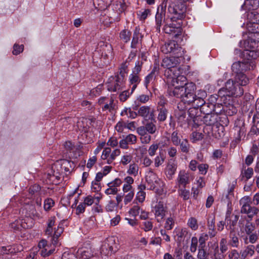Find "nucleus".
<instances>
[{
    "label": "nucleus",
    "instance_id": "6e6552de",
    "mask_svg": "<svg viewBox=\"0 0 259 259\" xmlns=\"http://www.w3.org/2000/svg\"><path fill=\"white\" fill-rule=\"evenodd\" d=\"M169 13L171 15L170 20L172 22V23L165 24L163 27V30L165 33L174 35V37L177 38L182 33V29L181 27V24L180 22L176 23H174L173 22H176L177 20H181V19H177L175 21L172 20L171 18L174 15L170 14V13ZM182 19H181V20Z\"/></svg>",
    "mask_w": 259,
    "mask_h": 259
},
{
    "label": "nucleus",
    "instance_id": "473e14b6",
    "mask_svg": "<svg viewBox=\"0 0 259 259\" xmlns=\"http://www.w3.org/2000/svg\"><path fill=\"white\" fill-rule=\"evenodd\" d=\"M210 250L211 251V254L213 255L214 259H223L224 257V254L221 252L218 245L217 243H214L210 247Z\"/></svg>",
    "mask_w": 259,
    "mask_h": 259
},
{
    "label": "nucleus",
    "instance_id": "cd10ccee",
    "mask_svg": "<svg viewBox=\"0 0 259 259\" xmlns=\"http://www.w3.org/2000/svg\"><path fill=\"white\" fill-rule=\"evenodd\" d=\"M64 231L62 224H59L57 228H55L53 235L52 237V242L53 245H56L58 243V238Z\"/></svg>",
    "mask_w": 259,
    "mask_h": 259
},
{
    "label": "nucleus",
    "instance_id": "0eeeda50",
    "mask_svg": "<svg viewBox=\"0 0 259 259\" xmlns=\"http://www.w3.org/2000/svg\"><path fill=\"white\" fill-rule=\"evenodd\" d=\"M193 180V175L189 171L182 169L179 171L176 179L177 187H186Z\"/></svg>",
    "mask_w": 259,
    "mask_h": 259
},
{
    "label": "nucleus",
    "instance_id": "423d86ee",
    "mask_svg": "<svg viewBox=\"0 0 259 259\" xmlns=\"http://www.w3.org/2000/svg\"><path fill=\"white\" fill-rule=\"evenodd\" d=\"M258 56V52L254 50L248 49L244 50L241 54L242 61L251 69H253L255 66V59Z\"/></svg>",
    "mask_w": 259,
    "mask_h": 259
},
{
    "label": "nucleus",
    "instance_id": "37998d69",
    "mask_svg": "<svg viewBox=\"0 0 259 259\" xmlns=\"http://www.w3.org/2000/svg\"><path fill=\"white\" fill-rule=\"evenodd\" d=\"M153 227L152 222L151 220H146L142 222L141 228L145 232H148L152 230Z\"/></svg>",
    "mask_w": 259,
    "mask_h": 259
},
{
    "label": "nucleus",
    "instance_id": "a211bd4d",
    "mask_svg": "<svg viewBox=\"0 0 259 259\" xmlns=\"http://www.w3.org/2000/svg\"><path fill=\"white\" fill-rule=\"evenodd\" d=\"M146 180L150 185V189L153 190L156 187V184L159 180L157 175L151 168H149L146 172Z\"/></svg>",
    "mask_w": 259,
    "mask_h": 259
},
{
    "label": "nucleus",
    "instance_id": "bb28decb",
    "mask_svg": "<svg viewBox=\"0 0 259 259\" xmlns=\"http://www.w3.org/2000/svg\"><path fill=\"white\" fill-rule=\"evenodd\" d=\"M234 80L240 87L246 85L249 82V79L243 72L236 74Z\"/></svg>",
    "mask_w": 259,
    "mask_h": 259
},
{
    "label": "nucleus",
    "instance_id": "1a4fd4ad",
    "mask_svg": "<svg viewBox=\"0 0 259 259\" xmlns=\"http://www.w3.org/2000/svg\"><path fill=\"white\" fill-rule=\"evenodd\" d=\"M161 51L164 54L172 53L174 55L181 56L182 48L175 41H168L161 47Z\"/></svg>",
    "mask_w": 259,
    "mask_h": 259
},
{
    "label": "nucleus",
    "instance_id": "ddd939ff",
    "mask_svg": "<svg viewBox=\"0 0 259 259\" xmlns=\"http://www.w3.org/2000/svg\"><path fill=\"white\" fill-rule=\"evenodd\" d=\"M154 210V215L156 221L158 223H161L163 221L166 212V206L162 201L156 202L155 205L153 206Z\"/></svg>",
    "mask_w": 259,
    "mask_h": 259
},
{
    "label": "nucleus",
    "instance_id": "f3484780",
    "mask_svg": "<svg viewBox=\"0 0 259 259\" xmlns=\"http://www.w3.org/2000/svg\"><path fill=\"white\" fill-rule=\"evenodd\" d=\"M32 221L31 218L27 217L22 220L21 224L19 221L11 223V227L15 231L20 230L21 228H23L25 229H30L32 227Z\"/></svg>",
    "mask_w": 259,
    "mask_h": 259
},
{
    "label": "nucleus",
    "instance_id": "680f3d73",
    "mask_svg": "<svg viewBox=\"0 0 259 259\" xmlns=\"http://www.w3.org/2000/svg\"><path fill=\"white\" fill-rule=\"evenodd\" d=\"M164 156L159 154L154 158V166L158 167L161 165L164 161Z\"/></svg>",
    "mask_w": 259,
    "mask_h": 259
},
{
    "label": "nucleus",
    "instance_id": "603ef678",
    "mask_svg": "<svg viewBox=\"0 0 259 259\" xmlns=\"http://www.w3.org/2000/svg\"><path fill=\"white\" fill-rule=\"evenodd\" d=\"M120 154V151L118 149H116L113 150L112 152H111L110 157L108 158L107 163L108 164H111L113 160H115V158L119 156Z\"/></svg>",
    "mask_w": 259,
    "mask_h": 259
},
{
    "label": "nucleus",
    "instance_id": "4468645a",
    "mask_svg": "<svg viewBox=\"0 0 259 259\" xmlns=\"http://www.w3.org/2000/svg\"><path fill=\"white\" fill-rule=\"evenodd\" d=\"M178 72H175L169 76L168 82H169L173 87L184 86L186 85L187 78L184 75H180V72L178 74Z\"/></svg>",
    "mask_w": 259,
    "mask_h": 259
},
{
    "label": "nucleus",
    "instance_id": "3c124183",
    "mask_svg": "<svg viewBox=\"0 0 259 259\" xmlns=\"http://www.w3.org/2000/svg\"><path fill=\"white\" fill-rule=\"evenodd\" d=\"M61 166L66 171L70 170L69 167H72L73 163L67 159H62L60 160Z\"/></svg>",
    "mask_w": 259,
    "mask_h": 259
},
{
    "label": "nucleus",
    "instance_id": "58836bf2",
    "mask_svg": "<svg viewBox=\"0 0 259 259\" xmlns=\"http://www.w3.org/2000/svg\"><path fill=\"white\" fill-rule=\"evenodd\" d=\"M179 146L182 152L187 154L189 153L191 146L187 139H182Z\"/></svg>",
    "mask_w": 259,
    "mask_h": 259
},
{
    "label": "nucleus",
    "instance_id": "338daca9",
    "mask_svg": "<svg viewBox=\"0 0 259 259\" xmlns=\"http://www.w3.org/2000/svg\"><path fill=\"white\" fill-rule=\"evenodd\" d=\"M142 65H143L142 62L137 61L136 62L135 67L133 69L132 74L139 75V73L141 71Z\"/></svg>",
    "mask_w": 259,
    "mask_h": 259
},
{
    "label": "nucleus",
    "instance_id": "c9c22d12",
    "mask_svg": "<svg viewBox=\"0 0 259 259\" xmlns=\"http://www.w3.org/2000/svg\"><path fill=\"white\" fill-rule=\"evenodd\" d=\"M206 246H198L197 258L198 259H208V256L211 255V251H207Z\"/></svg>",
    "mask_w": 259,
    "mask_h": 259
},
{
    "label": "nucleus",
    "instance_id": "393cba45",
    "mask_svg": "<svg viewBox=\"0 0 259 259\" xmlns=\"http://www.w3.org/2000/svg\"><path fill=\"white\" fill-rule=\"evenodd\" d=\"M228 243L231 246L235 248L238 247L239 245V238L234 230L230 231Z\"/></svg>",
    "mask_w": 259,
    "mask_h": 259
},
{
    "label": "nucleus",
    "instance_id": "7ed1b4c3",
    "mask_svg": "<svg viewBox=\"0 0 259 259\" xmlns=\"http://www.w3.org/2000/svg\"><path fill=\"white\" fill-rule=\"evenodd\" d=\"M189 0H170L168 7V13L173 14L171 20L183 19L185 17L186 6L185 3Z\"/></svg>",
    "mask_w": 259,
    "mask_h": 259
},
{
    "label": "nucleus",
    "instance_id": "412c9836",
    "mask_svg": "<svg viewBox=\"0 0 259 259\" xmlns=\"http://www.w3.org/2000/svg\"><path fill=\"white\" fill-rule=\"evenodd\" d=\"M207 227L209 237H214L217 234V231L215 230V217L213 215L209 217L207 220Z\"/></svg>",
    "mask_w": 259,
    "mask_h": 259
},
{
    "label": "nucleus",
    "instance_id": "f03ea898",
    "mask_svg": "<svg viewBox=\"0 0 259 259\" xmlns=\"http://www.w3.org/2000/svg\"><path fill=\"white\" fill-rule=\"evenodd\" d=\"M172 90L169 89L170 96L180 98L185 104H189L193 101V92L196 90V86L193 82H189L184 86L174 87Z\"/></svg>",
    "mask_w": 259,
    "mask_h": 259
},
{
    "label": "nucleus",
    "instance_id": "a878e982",
    "mask_svg": "<svg viewBox=\"0 0 259 259\" xmlns=\"http://www.w3.org/2000/svg\"><path fill=\"white\" fill-rule=\"evenodd\" d=\"M141 79L139 75L131 74L129 76V82L131 88V94L137 88L138 84L140 82Z\"/></svg>",
    "mask_w": 259,
    "mask_h": 259
},
{
    "label": "nucleus",
    "instance_id": "de8ad7c7",
    "mask_svg": "<svg viewBox=\"0 0 259 259\" xmlns=\"http://www.w3.org/2000/svg\"><path fill=\"white\" fill-rule=\"evenodd\" d=\"M147 132L150 134H153L156 131V125L152 121H148L145 124Z\"/></svg>",
    "mask_w": 259,
    "mask_h": 259
},
{
    "label": "nucleus",
    "instance_id": "09e8293b",
    "mask_svg": "<svg viewBox=\"0 0 259 259\" xmlns=\"http://www.w3.org/2000/svg\"><path fill=\"white\" fill-rule=\"evenodd\" d=\"M191 121L193 122V127L197 128L203 122V118H202L201 116L198 115L190 119V124Z\"/></svg>",
    "mask_w": 259,
    "mask_h": 259
},
{
    "label": "nucleus",
    "instance_id": "8fccbe9b",
    "mask_svg": "<svg viewBox=\"0 0 259 259\" xmlns=\"http://www.w3.org/2000/svg\"><path fill=\"white\" fill-rule=\"evenodd\" d=\"M45 195V191L41 189L39 185H33V196L36 197L37 195L44 196Z\"/></svg>",
    "mask_w": 259,
    "mask_h": 259
},
{
    "label": "nucleus",
    "instance_id": "2f4dec72",
    "mask_svg": "<svg viewBox=\"0 0 259 259\" xmlns=\"http://www.w3.org/2000/svg\"><path fill=\"white\" fill-rule=\"evenodd\" d=\"M209 104H212L213 105H215V108H217V106L218 107H221L220 106V104L222 106V109L224 110L223 107H224V104L223 103V102L221 101V98L218 95H211L208 99V102Z\"/></svg>",
    "mask_w": 259,
    "mask_h": 259
},
{
    "label": "nucleus",
    "instance_id": "72a5a7b5",
    "mask_svg": "<svg viewBox=\"0 0 259 259\" xmlns=\"http://www.w3.org/2000/svg\"><path fill=\"white\" fill-rule=\"evenodd\" d=\"M158 112L157 120L159 122L164 121L167 117L168 110L165 107H160L157 109Z\"/></svg>",
    "mask_w": 259,
    "mask_h": 259
},
{
    "label": "nucleus",
    "instance_id": "774afa93",
    "mask_svg": "<svg viewBox=\"0 0 259 259\" xmlns=\"http://www.w3.org/2000/svg\"><path fill=\"white\" fill-rule=\"evenodd\" d=\"M54 204V201L51 198H48L44 201V208L45 210H50Z\"/></svg>",
    "mask_w": 259,
    "mask_h": 259
},
{
    "label": "nucleus",
    "instance_id": "c756f323",
    "mask_svg": "<svg viewBox=\"0 0 259 259\" xmlns=\"http://www.w3.org/2000/svg\"><path fill=\"white\" fill-rule=\"evenodd\" d=\"M193 101H191L189 105L191 104L192 107L198 109V108H200L205 102L202 97H197L195 94V91L193 92Z\"/></svg>",
    "mask_w": 259,
    "mask_h": 259
},
{
    "label": "nucleus",
    "instance_id": "ea45409f",
    "mask_svg": "<svg viewBox=\"0 0 259 259\" xmlns=\"http://www.w3.org/2000/svg\"><path fill=\"white\" fill-rule=\"evenodd\" d=\"M179 196L183 198L185 201L190 198V193L189 190H187L186 187H177Z\"/></svg>",
    "mask_w": 259,
    "mask_h": 259
},
{
    "label": "nucleus",
    "instance_id": "c03bdc74",
    "mask_svg": "<svg viewBox=\"0 0 259 259\" xmlns=\"http://www.w3.org/2000/svg\"><path fill=\"white\" fill-rule=\"evenodd\" d=\"M139 171V166L138 165L134 163L132 164H131L129 165V168L127 170V172L131 175H133L134 176H136L138 175Z\"/></svg>",
    "mask_w": 259,
    "mask_h": 259
},
{
    "label": "nucleus",
    "instance_id": "20e7f679",
    "mask_svg": "<svg viewBox=\"0 0 259 259\" xmlns=\"http://www.w3.org/2000/svg\"><path fill=\"white\" fill-rule=\"evenodd\" d=\"M180 56H175L169 58H165L162 60L161 66L168 69L167 73L169 76L175 72H178V74L180 72V69L177 67V65L179 64Z\"/></svg>",
    "mask_w": 259,
    "mask_h": 259
},
{
    "label": "nucleus",
    "instance_id": "aec40b11",
    "mask_svg": "<svg viewBox=\"0 0 259 259\" xmlns=\"http://www.w3.org/2000/svg\"><path fill=\"white\" fill-rule=\"evenodd\" d=\"M232 69L236 74L250 70L242 60L234 63L232 65Z\"/></svg>",
    "mask_w": 259,
    "mask_h": 259
},
{
    "label": "nucleus",
    "instance_id": "5fc2aeb1",
    "mask_svg": "<svg viewBox=\"0 0 259 259\" xmlns=\"http://www.w3.org/2000/svg\"><path fill=\"white\" fill-rule=\"evenodd\" d=\"M209 237V234H207L205 233H201L200 235V237L199 238V239L198 240L199 242V245L198 246H205V242L208 239V238Z\"/></svg>",
    "mask_w": 259,
    "mask_h": 259
},
{
    "label": "nucleus",
    "instance_id": "e433bc0d",
    "mask_svg": "<svg viewBox=\"0 0 259 259\" xmlns=\"http://www.w3.org/2000/svg\"><path fill=\"white\" fill-rule=\"evenodd\" d=\"M254 249L252 245L247 246L243 251L240 252L241 257L245 259L247 256H252L254 253Z\"/></svg>",
    "mask_w": 259,
    "mask_h": 259
},
{
    "label": "nucleus",
    "instance_id": "e2e57ef3",
    "mask_svg": "<svg viewBox=\"0 0 259 259\" xmlns=\"http://www.w3.org/2000/svg\"><path fill=\"white\" fill-rule=\"evenodd\" d=\"M190 137L192 143H195L202 140L203 135L200 133L194 132L191 134Z\"/></svg>",
    "mask_w": 259,
    "mask_h": 259
},
{
    "label": "nucleus",
    "instance_id": "79ce46f5",
    "mask_svg": "<svg viewBox=\"0 0 259 259\" xmlns=\"http://www.w3.org/2000/svg\"><path fill=\"white\" fill-rule=\"evenodd\" d=\"M171 141L175 146H179L182 139L181 138V136L179 135L177 131L172 132L171 135Z\"/></svg>",
    "mask_w": 259,
    "mask_h": 259
},
{
    "label": "nucleus",
    "instance_id": "052dcab7",
    "mask_svg": "<svg viewBox=\"0 0 259 259\" xmlns=\"http://www.w3.org/2000/svg\"><path fill=\"white\" fill-rule=\"evenodd\" d=\"M116 131L118 133H123L124 130L126 129V122L123 121H118L115 126Z\"/></svg>",
    "mask_w": 259,
    "mask_h": 259
},
{
    "label": "nucleus",
    "instance_id": "69168bd1",
    "mask_svg": "<svg viewBox=\"0 0 259 259\" xmlns=\"http://www.w3.org/2000/svg\"><path fill=\"white\" fill-rule=\"evenodd\" d=\"M252 120L254 122V124L251 127L250 132L254 135H258L259 134V123L258 122L255 123V115L253 116Z\"/></svg>",
    "mask_w": 259,
    "mask_h": 259
},
{
    "label": "nucleus",
    "instance_id": "6ab92c4d",
    "mask_svg": "<svg viewBox=\"0 0 259 259\" xmlns=\"http://www.w3.org/2000/svg\"><path fill=\"white\" fill-rule=\"evenodd\" d=\"M78 259H97L98 257L93 254L91 248H82L77 251Z\"/></svg>",
    "mask_w": 259,
    "mask_h": 259
},
{
    "label": "nucleus",
    "instance_id": "a19ab883",
    "mask_svg": "<svg viewBox=\"0 0 259 259\" xmlns=\"http://www.w3.org/2000/svg\"><path fill=\"white\" fill-rule=\"evenodd\" d=\"M131 32L128 30H122L120 33V38L124 42L126 43L130 40Z\"/></svg>",
    "mask_w": 259,
    "mask_h": 259
},
{
    "label": "nucleus",
    "instance_id": "a18cd8bd",
    "mask_svg": "<svg viewBox=\"0 0 259 259\" xmlns=\"http://www.w3.org/2000/svg\"><path fill=\"white\" fill-rule=\"evenodd\" d=\"M177 170V166L175 164H170L168 166L167 170V177L169 180L172 179Z\"/></svg>",
    "mask_w": 259,
    "mask_h": 259
},
{
    "label": "nucleus",
    "instance_id": "4be33fe9",
    "mask_svg": "<svg viewBox=\"0 0 259 259\" xmlns=\"http://www.w3.org/2000/svg\"><path fill=\"white\" fill-rule=\"evenodd\" d=\"M181 105L179 104L178 106V109L175 110V115L177 118L178 122L182 124L185 122L186 118V110L184 109H180Z\"/></svg>",
    "mask_w": 259,
    "mask_h": 259
},
{
    "label": "nucleus",
    "instance_id": "7c9ffc66",
    "mask_svg": "<svg viewBox=\"0 0 259 259\" xmlns=\"http://www.w3.org/2000/svg\"><path fill=\"white\" fill-rule=\"evenodd\" d=\"M142 36L139 32V30L137 29L136 28L133 37L132 39V41L131 42V48L133 49H137L138 48V45L141 41Z\"/></svg>",
    "mask_w": 259,
    "mask_h": 259
},
{
    "label": "nucleus",
    "instance_id": "5701e85b",
    "mask_svg": "<svg viewBox=\"0 0 259 259\" xmlns=\"http://www.w3.org/2000/svg\"><path fill=\"white\" fill-rule=\"evenodd\" d=\"M101 52L102 58L105 60L110 59L112 58V48L111 45H106L99 50Z\"/></svg>",
    "mask_w": 259,
    "mask_h": 259
},
{
    "label": "nucleus",
    "instance_id": "9b49d317",
    "mask_svg": "<svg viewBox=\"0 0 259 259\" xmlns=\"http://www.w3.org/2000/svg\"><path fill=\"white\" fill-rule=\"evenodd\" d=\"M166 4L162 3L158 8L155 15V29L158 32L160 31V27L165 22Z\"/></svg>",
    "mask_w": 259,
    "mask_h": 259
},
{
    "label": "nucleus",
    "instance_id": "dca6fc26",
    "mask_svg": "<svg viewBox=\"0 0 259 259\" xmlns=\"http://www.w3.org/2000/svg\"><path fill=\"white\" fill-rule=\"evenodd\" d=\"M137 116L143 117L145 120L153 119L154 116V110L149 106H142L137 112Z\"/></svg>",
    "mask_w": 259,
    "mask_h": 259
},
{
    "label": "nucleus",
    "instance_id": "4d7b16f0",
    "mask_svg": "<svg viewBox=\"0 0 259 259\" xmlns=\"http://www.w3.org/2000/svg\"><path fill=\"white\" fill-rule=\"evenodd\" d=\"M140 207L138 205H134L133 207L129 210L128 213L130 215L136 217L138 215L140 212Z\"/></svg>",
    "mask_w": 259,
    "mask_h": 259
},
{
    "label": "nucleus",
    "instance_id": "c85d7f7f",
    "mask_svg": "<svg viewBox=\"0 0 259 259\" xmlns=\"http://www.w3.org/2000/svg\"><path fill=\"white\" fill-rule=\"evenodd\" d=\"M253 175V170L252 168L247 167L246 168V166L243 165L241 172L242 180L245 179V181H247L252 177Z\"/></svg>",
    "mask_w": 259,
    "mask_h": 259
},
{
    "label": "nucleus",
    "instance_id": "864d4df0",
    "mask_svg": "<svg viewBox=\"0 0 259 259\" xmlns=\"http://www.w3.org/2000/svg\"><path fill=\"white\" fill-rule=\"evenodd\" d=\"M150 11L149 9L141 10L137 12V15L140 20H145L150 14Z\"/></svg>",
    "mask_w": 259,
    "mask_h": 259
},
{
    "label": "nucleus",
    "instance_id": "bf43d9fd",
    "mask_svg": "<svg viewBox=\"0 0 259 259\" xmlns=\"http://www.w3.org/2000/svg\"><path fill=\"white\" fill-rule=\"evenodd\" d=\"M24 50L23 45H19L15 44L13 46V50L12 53L14 55H18L23 52Z\"/></svg>",
    "mask_w": 259,
    "mask_h": 259
},
{
    "label": "nucleus",
    "instance_id": "0e129e2a",
    "mask_svg": "<svg viewBox=\"0 0 259 259\" xmlns=\"http://www.w3.org/2000/svg\"><path fill=\"white\" fill-rule=\"evenodd\" d=\"M254 230V225L252 223L247 222L245 225L244 230L245 232L247 235L253 233V231Z\"/></svg>",
    "mask_w": 259,
    "mask_h": 259
},
{
    "label": "nucleus",
    "instance_id": "f8f14e48",
    "mask_svg": "<svg viewBox=\"0 0 259 259\" xmlns=\"http://www.w3.org/2000/svg\"><path fill=\"white\" fill-rule=\"evenodd\" d=\"M245 202L243 204L241 208V212L242 213L247 214L248 217L250 218L257 214L259 212V209L255 206H252L250 204V199L248 196L244 197Z\"/></svg>",
    "mask_w": 259,
    "mask_h": 259
},
{
    "label": "nucleus",
    "instance_id": "9d476101",
    "mask_svg": "<svg viewBox=\"0 0 259 259\" xmlns=\"http://www.w3.org/2000/svg\"><path fill=\"white\" fill-rule=\"evenodd\" d=\"M125 81L121 77L111 76L107 83V90L110 92H116L121 90L124 86Z\"/></svg>",
    "mask_w": 259,
    "mask_h": 259
},
{
    "label": "nucleus",
    "instance_id": "4c0bfd02",
    "mask_svg": "<svg viewBox=\"0 0 259 259\" xmlns=\"http://www.w3.org/2000/svg\"><path fill=\"white\" fill-rule=\"evenodd\" d=\"M121 116H126L127 118L135 119L137 117V112L133 111L131 108L125 107L120 113Z\"/></svg>",
    "mask_w": 259,
    "mask_h": 259
},
{
    "label": "nucleus",
    "instance_id": "2eb2a0df",
    "mask_svg": "<svg viewBox=\"0 0 259 259\" xmlns=\"http://www.w3.org/2000/svg\"><path fill=\"white\" fill-rule=\"evenodd\" d=\"M221 111L222 109L218 110V111L204 115L203 117V123L208 126H217L221 119L218 113Z\"/></svg>",
    "mask_w": 259,
    "mask_h": 259
},
{
    "label": "nucleus",
    "instance_id": "39448f33",
    "mask_svg": "<svg viewBox=\"0 0 259 259\" xmlns=\"http://www.w3.org/2000/svg\"><path fill=\"white\" fill-rule=\"evenodd\" d=\"M118 250V244L116 243L114 237H109L103 243L101 248V253L105 255H108L115 252Z\"/></svg>",
    "mask_w": 259,
    "mask_h": 259
},
{
    "label": "nucleus",
    "instance_id": "f257e3e1",
    "mask_svg": "<svg viewBox=\"0 0 259 259\" xmlns=\"http://www.w3.org/2000/svg\"><path fill=\"white\" fill-rule=\"evenodd\" d=\"M243 89L235 80L229 79L225 83V87L221 88L218 92V96L224 104V110L231 115L236 113V108L230 104L231 97H240L243 94Z\"/></svg>",
    "mask_w": 259,
    "mask_h": 259
},
{
    "label": "nucleus",
    "instance_id": "49530a36",
    "mask_svg": "<svg viewBox=\"0 0 259 259\" xmlns=\"http://www.w3.org/2000/svg\"><path fill=\"white\" fill-rule=\"evenodd\" d=\"M216 128H218V130L214 133L215 138L219 139L222 138L225 136L224 126L220 123V125H217Z\"/></svg>",
    "mask_w": 259,
    "mask_h": 259
},
{
    "label": "nucleus",
    "instance_id": "b1692460",
    "mask_svg": "<svg viewBox=\"0 0 259 259\" xmlns=\"http://www.w3.org/2000/svg\"><path fill=\"white\" fill-rule=\"evenodd\" d=\"M200 111L205 115L212 113V112H215V111H218V110H217V108H215V105L205 102L200 107Z\"/></svg>",
    "mask_w": 259,
    "mask_h": 259
},
{
    "label": "nucleus",
    "instance_id": "6e6d98bb",
    "mask_svg": "<svg viewBox=\"0 0 259 259\" xmlns=\"http://www.w3.org/2000/svg\"><path fill=\"white\" fill-rule=\"evenodd\" d=\"M175 221L171 217L167 218L164 224V228L167 230H171L174 226Z\"/></svg>",
    "mask_w": 259,
    "mask_h": 259
},
{
    "label": "nucleus",
    "instance_id": "f704fd0d",
    "mask_svg": "<svg viewBox=\"0 0 259 259\" xmlns=\"http://www.w3.org/2000/svg\"><path fill=\"white\" fill-rule=\"evenodd\" d=\"M150 99L149 96L148 95L142 94L137 96L135 102L136 106L133 108L134 110H137L140 104H145Z\"/></svg>",
    "mask_w": 259,
    "mask_h": 259
},
{
    "label": "nucleus",
    "instance_id": "13d9d810",
    "mask_svg": "<svg viewBox=\"0 0 259 259\" xmlns=\"http://www.w3.org/2000/svg\"><path fill=\"white\" fill-rule=\"evenodd\" d=\"M187 224L190 228L194 231L198 228L197 220L194 218H190L188 221Z\"/></svg>",
    "mask_w": 259,
    "mask_h": 259
}]
</instances>
